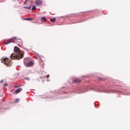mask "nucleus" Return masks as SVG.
<instances>
[{
  "instance_id": "9b49d317",
  "label": "nucleus",
  "mask_w": 130,
  "mask_h": 130,
  "mask_svg": "<svg viewBox=\"0 0 130 130\" xmlns=\"http://www.w3.org/2000/svg\"><path fill=\"white\" fill-rule=\"evenodd\" d=\"M55 20H56V18H51L50 21V22H52V23H54L55 22Z\"/></svg>"
},
{
  "instance_id": "bb28decb",
  "label": "nucleus",
  "mask_w": 130,
  "mask_h": 130,
  "mask_svg": "<svg viewBox=\"0 0 130 130\" xmlns=\"http://www.w3.org/2000/svg\"><path fill=\"white\" fill-rule=\"evenodd\" d=\"M42 78H46V76H42Z\"/></svg>"
},
{
  "instance_id": "7ed1b4c3",
  "label": "nucleus",
  "mask_w": 130,
  "mask_h": 130,
  "mask_svg": "<svg viewBox=\"0 0 130 130\" xmlns=\"http://www.w3.org/2000/svg\"><path fill=\"white\" fill-rule=\"evenodd\" d=\"M121 89L115 90V92H118L121 94H123L124 95H129L128 89L124 87H120Z\"/></svg>"
},
{
  "instance_id": "423d86ee",
  "label": "nucleus",
  "mask_w": 130,
  "mask_h": 130,
  "mask_svg": "<svg viewBox=\"0 0 130 130\" xmlns=\"http://www.w3.org/2000/svg\"><path fill=\"white\" fill-rule=\"evenodd\" d=\"M71 81L73 84H80L81 82V80L80 79V78H76L74 79H72L71 80Z\"/></svg>"
},
{
  "instance_id": "f257e3e1",
  "label": "nucleus",
  "mask_w": 130,
  "mask_h": 130,
  "mask_svg": "<svg viewBox=\"0 0 130 130\" xmlns=\"http://www.w3.org/2000/svg\"><path fill=\"white\" fill-rule=\"evenodd\" d=\"M113 87V88L118 89L119 88V81L117 80H112L109 83H106L104 86H101L100 88H96L95 89V91L98 92H111L109 90L110 87Z\"/></svg>"
},
{
  "instance_id": "7c9ffc66",
  "label": "nucleus",
  "mask_w": 130,
  "mask_h": 130,
  "mask_svg": "<svg viewBox=\"0 0 130 130\" xmlns=\"http://www.w3.org/2000/svg\"><path fill=\"white\" fill-rule=\"evenodd\" d=\"M70 82H71V79L70 80Z\"/></svg>"
},
{
  "instance_id": "0eeeda50",
  "label": "nucleus",
  "mask_w": 130,
  "mask_h": 130,
  "mask_svg": "<svg viewBox=\"0 0 130 130\" xmlns=\"http://www.w3.org/2000/svg\"><path fill=\"white\" fill-rule=\"evenodd\" d=\"M35 4L36 6H42L43 2L41 0H36L35 2Z\"/></svg>"
},
{
  "instance_id": "cd10ccee",
  "label": "nucleus",
  "mask_w": 130,
  "mask_h": 130,
  "mask_svg": "<svg viewBox=\"0 0 130 130\" xmlns=\"http://www.w3.org/2000/svg\"><path fill=\"white\" fill-rule=\"evenodd\" d=\"M0 112H2V109H0Z\"/></svg>"
},
{
  "instance_id": "b1692460",
  "label": "nucleus",
  "mask_w": 130,
  "mask_h": 130,
  "mask_svg": "<svg viewBox=\"0 0 130 130\" xmlns=\"http://www.w3.org/2000/svg\"><path fill=\"white\" fill-rule=\"evenodd\" d=\"M26 4H27V1L26 0L23 3V5H26Z\"/></svg>"
},
{
  "instance_id": "ddd939ff",
  "label": "nucleus",
  "mask_w": 130,
  "mask_h": 130,
  "mask_svg": "<svg viewBox=\"0 0 130 130\" xmlns=\"http://www.w3.org/2000/svg\"><path fill=\"white\" fill-rule=\"evenodd\" d=\"M31 6L30 5L29 7H23L24 9H28V10H31Z\"/></svg>"
},
{
  "instance_id": "5701e85b",
  "label": "nucleus",
  "mask_w": 130,
  "mask_h": 130,
  "mask_svg": "<svg viewBox=\"0 0 130 130\" xmlns=\"http://www.w3.org/2000/svg\"><path fill=\"white\" fill-rule=\"evenodd\" d=\"M42 98H43L44 99H48V97H47V96L43 97Z\"/></svg>"
},
{
  "instance_id": "c85d7f7f",
  "label": "nucleus",
  "mask_w": 130,
  "mask_h": 130,
  "mask_svg": "<svg viewBox=\"0 0 130 130\" xmlns=\"http://www.w3.org/2000/svg\"><path fill=\"white\" fill-rule=\"evenodd\" d=\"M19 73H17V76H19Z\"/></svg>"
},
{
  "instance_id": "20e7f679",
  "label": "nucleus",
  "mask_w": 130,
  "mask_h": 130,
  "mask_svg": "<svg viewBox=\"0 0 130 130\" xmlns=\"http://www.w3.org/2000/svg\"><path fill=\"white\" fill-rule=\"evenodd\" d=\"M1 62L2 63H4L6 66H8L10 67V66H12V62H11V60L9 59L8 58H5L1 59Z\"/></svg>"
},
{
  "instance_id": "9d476101",
  "label": "nucleus",
  "mask_w": 130,
  "mask_h": 130,
  "mask_svg": "<svg viewBox=\"0 0 130 130\" xmlns=\"http://www.w3.org/2000/svg\"><path fill=\"white\" fill-rule=\"evenodd\" d=\"M22 88H18L17 89L15 90V94H18V93H20L21 91H22Z\"/></svg>"
},
{
  "instance_id": "393cba45",
  "label": "nucleus",
  "mask_w": 130,
  "mask_h": 130,
  "mask_svg": "<svg viewBox=\"0 0 130 130\" xmlns=\"http://www.w3.org/2000/svg\"><path fill=\"white\" fill-rule=\"evenodd\" d=\"M22 86H23V85L21 84V85H18L17 87H22Z\"/></svg>"
},
{
  "instance_id": "f8f14e48",
  "label": "nucleus",
  "mask_w": 130,
  "mask_h": 130,
  "mask_svg": "<svg viewBox=\"0 0 130 130\" xmlns=\"http://www.w3.org/2000/svg\"><path fill=\"white\" fill-rule=\"evenodd\" d=\"M24 20H27V21H32L33 20L32 18H25Z\"/></svg>"
},
{
  "instance_id": "f3484780",
  "label": "nucleus",
  "mask_w": 130,
  "mask_h": 130,
  "mask_svg": "<svg viewBox=\"0 0 130 130\" xmlns=\"http://www.w3.org/2000/svg\"><path fill=\"white\" fill-rule=\"evenodd\" d=\"M24 80H25L26 81H30V78H29V77H24Z\"/></svg>"
},
{
  "instance_id": "4468645a",
  "label": "nucleus",
  "mask_w": 130,
  "mask_h": 130,
  "mask_svg": "<svg viewBox=\"0 0 130 130\" xmlns=\"http://www.w3.org/2000/svg\"><path fill=\"white\" fill-rule=\"evenodd\" d=\"M41 20L44 22H46V18H45V17H43L41 18Z\"/></svg>"
},
{
  "instance_id": "412c9836",
  "label": "nucleus",
  "mask_w": 130,
  "mask_h": 130,
  "mask_svg": "<svg viewBox=\"0 0 130 130\" xmlns=\"http://www.w3.org/2000/svg\"><path fill=\"white\" fill-rule=\"evenodd\" d=\"M4 86L5 87H7V86H8V83H4Z\"/></svg>"
},
{
  "instance_id": "1a4fd4ad",
  "label": "nucleus",
  "mask_w": 130,
  "mask_h": 130,
  "mask_svg": "<svg viewBox=\"0 0 130 130\" xmlns=\"http://www.w3.org/2000/svg\"><path fill=\"white\" fill-rule=\"evenodd\" d=\"M34 64V63L32 61H30L27 63L25 64L24 66L27 67H32Z\"/></svg>"
},
{
  "instance_id": "6ab92c4d",
  "label": "nucleus",
  "mask_w": 130,
  "mask_h": 130,
  "mask_svg": "<svg viewBox=\"0 0 130 130\" xmlns=\"http://www.w3.org/2000/svg\"><path fill=\"white\" fill-rule=\"evenodd\" d=\"M12 42H13V41H12L8 42L6 43H5V45H8V44H10V43H12Z\"/></svg>"
},
{
  "instance_id": "4be33fe9",
  "label": "nucleus",
  "mask_w": 130,
  "mask_h": 130,
  "mask_svg": "<svg viewBox=\"0 0 130 130\" xmlns=\"http://www.w3.org/2000/svg\"><path fill=\"white\" fill-rule=\"evenodd\" d=\"M3 83H4V80L0 81V84H3Z\"/></svg>"
},
{
  "instance_id": "a878e982",
  "label": "nucleus",
  "mask_w": 130,
  "mask_h": 130,
  "mask_svg": "<svg viewBox=\"0 0 130 130\" xmlns=\"http://www.w3.org/2000/svg\"><path fill=\"white\" fill-rule=\"evenodd\" d=\"M49 78V75L47 76V79H48Z\"/></svg>"
},
{
  "instance_id": "dca6fc26",
  "label": "nucleus",
  "mask_w": 130,
  "mask_h": 130,
  "mask_svg": "<svg viewBox=\"0 0 130 130\" xmlns=\"http://www.w3.org/2000/svg\"><path fill=\"white\" fill-rule=\"evenodd\" d=\"M19 101H20V99H16L14 101V102H16V103H18Z\"/></svg>"
},
{
  "instance_id": "f03ea898",
  "label": "nucleus",
  "mask_w": 130,
  "mask_h": 130,
  "mask_svg": "<svg viewBox=\"0 0 130 130\" xmlns=\"http://www.w3.org/2000/svg\"><path fill=\"white\" fill-rule=\"evenodd\" d=\"M14 51L15 53H12L10 56L11 59H21L24 57V54L20 51V48L18 46H15Z\"/></svg>"
},
{
  "instance_id": "6e6552de",
  "label": "nucleus",
  "mask_w": 130,
  "mask_h": 130,
  "mask_svg": "<svg viewBox=\"0 0 130 130\" xmlns=\"http://www.w3.org/2000/svg\"><path fill=\"white\" fill-rule=\"evenodd\" d=\"M31 60V58L26 57L24 59L23 63L24 64H26L27 62H29Z\"/></svg>"
},
{
  "instance_id": "2eb2a0df",
  "label": "nucleus",
  "mask_w": 130,
  "mask_h": 130,
  "mask_svg": "<svg viewBox=\"0 0 130 130\" xmlns=\"http://www.w3.org/2000/svg\"><path fill=\"white\" fill-rule=\"evenodd\" d=\"M12 39H15V40H20V41H22V40L21 39H20L19 38L17 39V38H16V37H13V38H11V40H12Z\"/></svg>"
},
{
  "instance_id": "a211bd4d",
  "label": "nucleus",
  "mask_w": 130,
  "mask_h": 130,
  "mask_svg": "<svg viewBox=\"0 0 130 130\" xmlns=\"http://www.w3.org/2000/svg\"><path fill=\"white\" fill-rule=\"evenodd\" d=\"M36 6H32V8H31V10L32 11H33V10H36Z\"/></svg>"
},
{
  "instance_id": "39448f33",
  "label": "nucleus",
  "mask_w": 130,
  "mask_h": 130,
  "mask_svg": "<svg viewBox=\"0 0 130 130\" xmlns=\"http://www.w3.org/2000/svg\"><path fill=\"white\" fill-rule=\"evenodd\" d=\"M78 90H79V91H78V93H85V92L88 91L89 88L87 87L84 88H78Z\"/></svg>"
},
{
  "instance_id": "aec40b11",
  "label": "nucleus",
  "mask_w": 130,
  "mask_h": 130,
  "mask_svg": "<svg viewBox=\"0 0 130 130\" xmlns=\"http://www.w3.org/2000/svg\"><path fill=\"white\" fill-rule=\"evenodd\" d=\"M98 80L99 81H104V79L101 78H98Z\"/></svg>"
},
{
  "instance_id": "c756f323",
  "label": "nucleus",
  "mask_w": 130,
  "mask_h": 130,
  "mask_svg": "<svg viewBox=\"0 0 130 130\" xmlns=\"http://www.w3.org/2000/svg\"><path fill=\"white\" fill-rule=\"evenodd\" d=\"M27 1V2H28V1H30V0H26Z\"/></svg>"
}]
</instances>
